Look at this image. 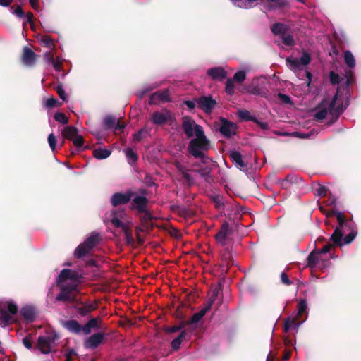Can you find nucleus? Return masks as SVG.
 Masks as SVG:
<instances>
[{
	"label": "nucleus",
	"instance_id": "nucleus-11",
	"mask_svg": "<svg viewBox=\"0 0 361 361\" xmlns=\"http://www.w3.org/2000/svg\"><path fill=\"white\" fill-rule=\"evenodd\" d=\"M311 61V56L310 55L306 52L304 51L302 53V56L300 58V59L295 58H291V57H287L286 59V62L287 66L292 71H296L298 69H300V66H307L308 65Z\"/></svg>",
	"mask_w": 361,
	"mask_h": 361
},
{
	"label": "nucleus",
	"instance_id": "nucleus-2",
	"mask_svg": "<svg viewBox=\"0 0 361 361\" xmlns=\"http://www.w3.org/2000/svg\"><path fill=\"white\" fill-rule=\"evenodd\" d=\"M336 219L338 222V226L335 228L334 233L330 237V240L332 241L335 245H342L343 233L350 229L351 223L348 221L344 214L341 212H337Z\"/></svg>",
	"mask_w": 361,
	"mask_h": 361
},
{
	"label": "nucleus",
	"instance_id": "nucleus-46",
	"mask_svg": "<svg viewBox=\"0 0 361 361\" xmlns=\"http://www.w3.org/2000/svg\"><path fill=\"white\" fill-rule=\"evenodd\" d=\"M239 118L244 121H255V116H252L248 110H240L238 113Z\"/></svg>",
	"mask_w": 361,
	"mask_h": 361
},
{
	"label": "nucleus",
	"instance_id": "nucleus-62",
	"mask_svg": "<svg viewBox=\"0 0 361 361\" xmlns=\"http://www.w3.org/2000/svg\"><path fill=\"white\" fill-rule=\"evenodd\" d=\"M181 174H182L184 180L188 184V185H191L193 184V183H194L193 178L192 177V176L190 174L188 173V169Z\"/></svg>",
	"mask_w": 361,
	"mask_h": 361
},
{
	"label": "nucleus",
	"instance_id": "nucleus-42",
	"mask_svg": "<svg viewBox=\"0 0 361 361\" xmlns=\"http://www.w3.org/2000/svg\"><path fill=\"white\" fill-rule=\"evenodd\" d=\"M344 61L349 68H354L355 66V59L353 54L350 51H346L344 53Z\"/></svg>",
	"mask_w": 361,
	"mask_h": 361
},
{
	"label": "nucleus",
	"instance_id": "nucleus-56",
	"mask_svg": "<svg viewBox=\"0 0 361 361\" xmlns=\"http://www.w3.org/2000/svg\"><path fill=\"white\" fill-rule=\"evenodd\" d=\"M11 10L12 13L15 14L18 18H23L25 16V13L20 6H18L16 8H14V6H11Z\"/></svg>",
	"mask_w": 361,
	"mask_h": 361
},
{
	"label": "nucleus",
	"instance_id": "nucleus-48",
	"mask_svg": "<svg viewBox=\"0 0 361 361\" xmlns=\"http://www.w3.org/2000/svg\"><path fill=\"white\" fill-rule=\"evenodd\" d=\"M74 146L77 148L78 151H81L84 145V138L82 135L78 134L76 137L72 140Z\"/></svg>",
	"mask_w": 361,
	"mask_h": 361
},
{
	"label": "nucleus",
	"instance_id": "nucleus-26",
	"mask_svg": "<svg viewBox=\"0 0 361 361\" xmlns=\"http://www.w3.org/2000/svg\"><path fill=\"white\" fill-rule=\"evenodd\" d=\"M160 100L161 102H169L170 97L169 92L168 90H164L162 91H158L153 93L149 99V103L150 104H154L156 102V100Z\"/></svg>",
	"mask_w": 361,
	"mask_h": 361
},
{
	"label": "nucleus",
	"instance_id": "nucleus-63",
	"mask_svg": "<svg viewBox=\"0 0 361 361\" xmlns=\"http://www.w3.org/2000/svg\"><path fill=\"white\" fill-rule=\"evenodd\" d=\"M281 281L286 286H290L293 284L292 281L289 279L288 275L285 272H282L281 274Z\"/></svg>",
	"mask_w": 361,
	"mask_h": 361
},
{
	"label": "nucleus",
	"instance_id": "nucleus-12",
	"mask_svg": "<svg viewBox=\"0 0 361 361\" xmlns=\"http://www.w3.org/2000/svg\"><path fill=\"white\" fill-rule=\"evenodd\" d=\"M338 99V92L335 94L330 102L326 99V108L328 113L332 116V118L329 122V125L334 123L342 114L343 109L342 105L336 106Z\"/></svg>",
	"mask_w": 361,
	"mask_h": 361
},
{
	"label": "nucleus",
	"instance_id": "nucleus-35",
	"mask_svg": "<svg viewBox=\"0 0 361 361\" xmlns=\"http://www.w3.org/2000/svg\"><path fill=\"white\" fill-rule=\"evenodd\" d=\"M299 178L297 176L288 174L283 180H279L277 183H280L283 188L288 189V183L296 184Z\"/></svg>",
	"mask_w": 361,
	"mask_h": 361
},
{
	"label": "nucleus",
	"instance_id": "nucleus-25",
	"mask_svg": "<svg viewBox=\"0 0 361 361\" xmlns=\"http://www.w3.org/2000/svg\"><path fill=\"white\" fill-rule=\"evenodd\" d=\"M80 306L78 305L75 307L77 312L82 317L87 316L92 311L96 310L97 305L90 302H80Z\"/></svg>",
	"mask_w": 361,
	"mask_h": 361
},
{
	"label": "nucleus",
	"instance_id": "nucleus-52",
	"mask_svg": "<svg viewBox=\"0 0 361 361\" xmlns=\"http://www.w3.org/2000/svg\"><path fill=\"white\" fill-rule=\"evenodd\" d=\"M125 154L127 158L133 162H136L138 159L137 154L133 150L132 148H127L125 149Z\"/></svg>",
	"mask_w": 361,
	"mask_h": 361
},
{
	"label": "nucleus",
	"instance_id": "nucleus-7",
	"mask_svg": "<svg viewBox=\"0 0 361 361\" xmlns=\"http://www.w3.org/2000/svg\"><path fill=\"white\" fill-rule=\"evenodd\" d=\"M182 129L188 138H192L194 135L196 136L197 130L202 132L203 128L195 123V120L189 116H185L182 118Z\"/></svg>",
	"mask_w": 361,
	"mask_h": 361
},
{
	"label": "nucleus",
	"instance_id": "nucleus-6",
	"mask_svg": "<svg viewBox=\"0 0 361 361\" xmlns=\"http://www.w3.org/2000/svg\"><path fill=\"white\" fill-rule=\"evenodd\" d=\"M219 120L217 128L223 137L229 139L237 134L238 126L235 123L221 116Z\"/></svg>",
	"mask_w": 361,
	"mask_h": 361
},
{
	"label": "nucleus",
	"instance_id": "nucleus-64",
	"mask_svg": "<svg viewBox=\"0 0 361 361\" xmlns=\"http://www.w3.org/2000/svg\"><path fill=\"white\" fill-rule=\"evenodd\" d=\"M201 317L197 314V312L195 313L192 317L188 320L186 322V324H197V322H199L201 319Z\"/></svg>",
	"mask_w": 361,
	"mask_h": 361
},
{
	"label": "nucleus",
	"instance_id": "nucleus-59",
	"mask_svg": "<svg viewBox=\"0 0 361 361\" xmlns=\"http://www.w3.org/2000/svg\"><path fill=\"white\" fill-rule=\"evenodd\" d=\"M47 140H48V142L50 146V148L51 149L52 151H54L56 149V136L53 133H51L49 135Z\"/></svg>",
	"mask_w": 361,
	"mask_h": 361
},
{
	"label": "nucleus",
	"instance_id": "nucleus-43",
	"mask_svg": "<svg viewBox=\"0 0 361 361\" xmlns=\"http://www.w3.org/2000/svg\"><path fill=\"white\" fill-rule=\"evenodd\" d=\"M112 218L111 219V224L116 228H121L123 230V228L128 226L125 225L118 217L116 211H114L111 213Z\"/></svg>",
	"mask_w": 361,
	"mask_h": 361
},
{
	"label": "nucleus",
	"instance_id": "nucleus-53",
	"mask_svg": "<svg viewBox=\"0 0 361 361\" xmlns=\"http://www.w3.org/2000/svg\"><path fill=\"white\" fill-rule=\"evenodd\" d=\"M307 302L304 300H300V302L298 304V313L297 315L298 317L302 316L307 310Z\"/></svg>",
	"mask_w": 361,
	"mask_h": 361
},
{
	"label": "nucleus",
	"instance_id": "nucleus-1",
	"mask_svg": "<svg viewBox=\"0 0 361 361\" xmlns=\"http://www.w3.org/2000/svg\"><path fill=\"white\" fill-rule=\"evenodd\" d=\"M199 130H197L196 137L189 142L188 151L195 158L204 159L205 157L204 152L209 150L210 141L207 138L204 130L202 132Z\"/></svg>",
	"mask_w": 361,
	"mask_h": 361
},
{
	"label": "nucleus",
	"instance_id": "nucleus-16",
	"mask_svg": "<svg viewBox=\"0 0 361 361\" xmlns=\"http://www.w3.org/2000/svg\"><path fill=\"white\" fill-rule=\"evenodd\" d=\"M37 55L28 47L25 46L23 49L21 55L22 63L28 67L33 66L37 61Z\"/></svg>",
	"mask_w": 361,
	"mask_h": 361
},
{
	"label": "nucleus",
	"instance_id": "nucleus-29",
	"mask_svg": "<svg viewBox=\"0 0 361 361\" xmlns=\"http://www.w3.org/2000/svg\"><path fill=\"white\" fill-rule=\"evenodd\" d=\"M20 313L23 319L29 322H33L36 317L35 309L31 306L22 307L20 310Z\"/></svg>",
	"mask_w": 361,
	"mask_h": 361
},
{
	"label": "nucleus",
	"instance_id": "nucleus-10",
	"mask_svg": "<svg viewBox=\"0 0 361 361\" xmlns=\"http://www.w3.org/2000/svg\"><path fill=\"white\" fill-rule=\"evenodd\" d=\"M197 107L207 114H210L217 105L212 96H201L196 98Z\"/></svg>",
	"mask_w": 361,
	"mask_h": 361
},
{
	"label": "nucleus",
	"instance_id": "nucleus-40",
	"mask_svg": "<svg viewBox=\"0 0 361 361\" xmlns=\"http://www.w3.org/2000/svg\"><path fill=\"white\" fill-rule=\"evenodd\" d=\"M41 44L51 49H54L55 48V44L53 39L49 35H42L39 39Z\"/></svg>",
	"mask_w": 361,
	"mask_h": 361
},
{
	"label": "nucleus",
	"instance_id": "nucleus-58",
	"mask_svg": "<svg viewBox=\"0 0 361 361\" xmlns=\"http://www.w3.org/2000/svg\"><path fill=\"white\" fill-rule=\"evenodd\" d=\"M183 326H184L183 325L173 326H164V331L166 334H172V333L179 331Z\"/></svg>",
	"mask_w": 361,
	"mask_h": 361
},
{
	"label": "nucleus",
	"instance_id": "nucleus-37",
	"mask_svg": "<svg viewBox=\"0 0 361 361\" xmlns=\"http://www.w3.org/2000/svg\"><path fill=\"white\" fill-rule=\"evenodd\" d=\"M298 324L299 322L297 321L296 318L288 317L287 319H286L284 322V331L286 333H288L290 329L298 328Z\"/></svg>",
	"mask_w": 361,
	"mask_h": 361
},
{
	"label": "nucleus",
	"instance_id": "nucleus-60",
	"mask_svg": "<svg viewBox=\"0 0 361 361\" xmlns=\"http://www.w3.org/2000/svg\"><path fill=\"white\" fill-rule=\"evenodd\" d=\"M59 104V101L54 97H51L47 99L45 102V106L48 109L54 108V106H56Z\"/></svg>",
	"mask_w": 361,
	"mask_h": 361
},
{
	"label": "nucleus",
	"instance_id": "nucleus-36",
	"mask_svg": "<svg viewBox=\"0 0 361 361\" xmlns=\"http://www.w3.org/2000/svg\"><path fill=\"white\" fill-rule=\"evenodd\" d=\"M111 154V151L107 149L97 148L93 151V156L97 159H104L109 157Z\"/></svg>",
	"mask_w": 361,
	"mask_h": 361
},
{
	"label": "nucleus",
	"instance_id": "nucleus-27",
	"mask_svg": "<svg viewBox=\"0 0 361 361\" xmlns=\"http://www.w3.org/2000/svg\"><path fill=\"white\" fill-rule=\"evenodd\" d=\"M229 157L233 162L238 168L242 169L245 168L247 166L243 160L241 154L236 150H231L229 152Z\"/></svg>",
	"mask_w": 361,
	"mask_h": 361
},
{
	"label": "nucleus",
	"instance_id": "nucleus-50",
	"mask_svg": "<svg viewBox=\"0 0 361 361\" xmlns=\"http://www.w3.org/2000/svg\"><path fill=\"white\" fill-rule=\"evenodd\" d=\"M54 118L56 121L62 124H67L68 123V118L62 112L57 111L55 113Z\"/></svg>",
	"mask_w": 361,
	"mask_h": 361
},
{
	"label": "nucleus",
	"instance_id": "nucleus-31",
	"mask_svg": "<svg viewBox=\"0 0 361 361\" xmlns=\"http://www.w3.org/2000/svg\"><path fill=\"white\" fill-rule=\"evenodd\" d=\"M61 134L64 139L72 141L78 135V130L76 127L67 126L63 129Z\"/></svg>",
	"mask_w": 361,
	"mask_h": 361
},
{
	"label": "nucleus",
	"instance_id": "nucleus-4",
	"mask_svg": "<svg viewBox=\"0 0 361 361\" xmlns=\"http://www.w3.org/2000/svg\"><path fill=\"white\" fill-rule=\"evenodd\" d=\"M18 306L13 302H8L7 303V310L0 308V325L3 328H6L15 322L13 317L18 313Z\"/></svg>",
	"mask_w": 361,
	"mask_h": 361
},
{
	"label": "nucleus",
	"instance_id": "nucleus-17",
	"mask_svg": "<svg viewBox=\"0 0 361 361\" xmlns=\"http://www.w3.org/2000/svg\"><path fill=\"white\" fill-rule=\"evenodd\" d=\"M104 334L99 332L92 334L84 342V346L87 349H96L104 341Z\"/></svg>",
	"mask_w": 361,
	"mask_h": 361
},
{
	"label": "nucleus",
	"instance_id": "nucleus-24",
	"mask_svg": "<svg viewBox=\"0 0 361 361\" xmlns=\"http://www.w3.org/2000/svg\"><path fill=\"white\" fill-rule=\"evenodd\" d=\"M221 269L222 271H227L229 267L232 266L234 264V260L231 253L230 250L228 248L224 249L221 254Z\"/></svg>",
	"mask_w": 361,
	"mask_h": 361
},
{
	"label": "nucleus",
	"instance_id": "nucleus-21",
	"mask_svg": "<svg viewBox=\"0 0 361 361\" xmlns=\"http://www.w3.org/2000/svg\"><path fill=\"white\" fill-rule=\"evenodd\" d=\"M207 75L214 80H223L227 76L226 71L222 67H214L207 70Z\"/></svg>",
	"mask_w": 361,
	"mask_h": 361
},
{
	"label": "nucleus",
	"instance_id": "nucleus-30",
	"mask_svg": "<svg viewBox=\"0 0 361 361\" xmlns=\"http://www.w3.org/2000/svg\"><path fill=\"white\" fill-rule=\"evenodd\" d=\"M326 105V99H324L319 104L318 111L314 114V118L317 121H322L326 118L328 114Z\"/></svg>",
	"mask_w": 361,
	"mask_h": 361
},
{
	"label": "nucleus",
	"instance_id": "nucleus-3",
	"mask_svg": "<svg viewBox=\"0 0 361 361\" xmlns=\"http://www.w3.org/2000/svg\"><path fill=\"white\" fill-rule=\"evenodd\" d=\"M100 240L99 233H92L82 243L80 244L74 251V256L82 259L87 255Z\"/></svg>",
	"mask_w": 361,
	"mask_h": 361
},
{
	"label": "nucleus",
	"instance_id": "nucleus-8",
	"mask_svg": "<svg viewBox=\"0 0 361 361\" xmlns=\"http://www.w3.org/2000/svg\"><path fill=\"white\" fill-rule=\"evenodd\" d=\"M59 336L54 334L50 336H40L37 339V348L43 354H48L51 351V345L59 339Z\"/></svg>",
	"mask_w": 361,
	"mask_h": 361
},
{
	"label": "nucleus",
	"instance_id": "nucleus-41",
	"mask_svg": "<svg viewBox=\"0 0 361 361\" xmlns=\"http://www.w3.org/2000/svg\"><path fill=\"white\" fill-rule=\"evenodd\" d=\"M122 231L124 233L126 243L128 245L133 246L135 245V240L133 237L131 229L127 226L123 228Z\"/></svg>",
	"mask_w": 361,
	"mask_h": 361
},
{
	"label": "nucleus",
	"instance_id": "nucleus-22",
	"mask_svg": "<svg viewBox=\"0 0 361 361\" xmlns=\"http://www.w3.org/2000/svg\"><path fill=\"white\" fill-rule=\"evenodd\" d=\"M63 327L68 331L75 334H79L81 332H83V326H81L75 319H70L64 322Z\"/></svg>",
	"mask_w": 361,
	"mask_h": 361
},
{
	"label": "nucleus",
	"instance_id": "nucleus-39",
	"mask_svg": "<svg viewBox=\"0 0 361 361\" xmlns=\"http://www.w3.org/2000/svg\"><path fill=\"white\" fill-rule=\"evenodd\" d=\"M232 3L237 7L240 8H249L252 6V4L257 0H231Z\"/></svg>",
	"mask_w": 361,
	"mask_h": 361
},
{
	"label": "nucleus",
	"instance_id": "nucleus-34",
	"mask_svg": "<svg viewBox=\"0 0 361 361\" xmlns=\"http://www.w3.org/2000/svg\"><path fill=\"white\" fill-rule=\"evenodd\" d=\"M194 171L198 173L200 176L207 183H211L212 180L211 172L212 169L206 166L199 169L194 170Z\"/></svg>",
	"mask_w": 361,
	"mask_h": 361
},
{
	"label": "nucleus",
	"instance_id": "nucleus-9",
	"mask_svg": "<svg viewBox=\"0 0 361 361\" xmlns=\"http://www.w3.org/2000/svg\"><path fill=\"white\" fill-rule=\"evenodd\" d=\"M134 195L135 191L130 189L127 190L125 193L115 192L111 195L110 202L114 207L126 204L131 200Z\"/></svg>",
	"mask_w": 361,
	"mask_h": 361
},
{
	"label": "nucleus",
	"instance_id": "nucleus-57",
	"mask_svg": "<svg viewBox=\"0 0 361 361\" xmlns=\"http://www.w3.org/2000/svg\"><path fill=\"white\" fill-rule=\"evenodd\" d=\"M331 243H329L325 246H324L321 250H317V251L319 254H321V253L326 254V253L329 252L331 249L333 247H342V245H334V243L332 241H331Z\"/></svg>",
	"mask_w": 361,
	"mask_h": 361
},
{
	"label": "nucleus",
	"instance_id": "nucleus-54",
	"mask_svg": "<svg viewBox=\"0 0 361 361\" xmlns=\"http://www.w3.org/2000/svg\"><path fill=\"white\" fill-rule=\"evenodd\" d=\"M55 90L56 91L59 97L63 100V101H67V95L65 92V90L63 89V87L61 84L58 85L55 87Z\"/></svg>",
	"mask_w": 361,
	"mask_h": 361
},
{
	"label": "nucleus",
	"instance_id": "nucleus-33",
	"mask_svg": "<svg viewBox=\"0 0 361 361\" xmlns=\"http://www.w3.org/2000/svg\"><path fill=\"white\" fill-rule=\"evenodd\" d=\"M319 253L317 251V250H314L310 253L307 259V265L308 267L311 269L317 267L319 262Z\"/></svg>",
	"mask_w": 361,
	"mask_h": 361
},
{
	"label": "nucleus",
	"instance_id": "nucleus-51",
	"mask_svg": "<svg viewBox=\"0 0 361 361\" xmlns=\"http://www.w3.org/2000/svg\"><path fill=\"white\" fill-rule=\"evenodd\" d=\"M245 78H246L245 71H239L234 74L233 78H231V79L233 80V81L235 82L241 83L245 80Z\"/></svg>",
	"mask_w": 361,
	"mask_h": 361
},
{
	"label": "nucleus",
	"instance_id": "nucleus-14",
	"mask_svg": "<svg viewBox=\"0 0 361 361\" xmlns=\"http://www.w3.org/2000/svg\"><path fill=\"white\" fill-rule=\"evenodd\" d=\"M82 276L75 270L63 269L59 274L58 283H62L66 280H71L75 282H79Z\"/></svg>",
	"mask_w": 361,
	"mask_h": 361
},
{
	"label": "nucleus",
	"instance_id": "nucleus-38",
	"mask_svg": "<svg viewBox=\"0 0 361 361\" xmlns=\"http://www.w3.org/2000/svg\"><path fill=\"white\" fill-rule=\"evenodd\" d=\"M116 118L111 115H107L103 120V128L104 129H113L116 124Z\"/></svg>",
	"mask_w": 361,
	"mask_h": 361
},
{
	"label": "nucleus",
	"instance_id": "nucleus-55",
	"mask_svg": "<svg viewBox=\"0 0 361 361\" xmlns=\"http://www.w3.org/2000/svg\"><path fill=\"white\" fill-rule=\"evenodd\" d=\"M329 80L332 85H338L341 82V78L339 75L334 71H331L329 73Z\"/></svg>",
	"mask_w": 361,
	"mask_h": 361
},
{
	"label": "nucleus",
	"instance_id": "nucleus-15",
	"mask_svg": "<svg viewBox=\"0 0 361 361\" xmlns=\"http://www.w3.org/2000/svg\"><path fill=\"white\" fill-rule=\"evenodd\" d=\"M233 233V228L230 226L228 222L224 221L220 228V230L215 235V238L219 243L222 245L226 244L227 238Z\"/></svg>",
	"mask_w": 361,
	"mask_h": 361
},
{
	"label": "nucleus",
	"instance_id": "nucleus-28",
	"mask_svg": "<svg viewBox=\"0 0 361 361\" xmlns=\"http://www.w3.org/2000/svg\"><path fill=\"white\" fill-rule=\"evenodd\" d=\"M289 30V25L281 23H275L271 26V31L274 35H281V37L288 33Z\"/></svg>",
	"mask_w": 361,
	"mask_h": 361
},
{
	"label": "nucleus",
	"instance_id": "nucleus-19",
	"mask_svg": "<svg viewBox=\"0 0 361 361\" xmlns=\"http://www.w3.org/2000/svg\"><path fill=\"white\" fill-rule=\"evenodd\" d=\"M192 333L188 330H183L178 337L174 338L171 343V347L173 350H178L183 341L190 339Z\"/></svg>",
	"mask_w": 361,
	"mask_h": 361
},
{
	"label": "nucleus",
	"instance_id": "nucleus-44",
	"mask_svg": "<svg viewBox=\"0 0 361 361\" xmlns=\"http://www.w3.org/2000/svg\"><path fill=\"white\" fill-rule=\"evenodd\" d=\"M357 234V231L354 229H352L348 235H346L344 238H342V246L343 245H348L351 243L355 238Z\"/></svg>",
	"mask_w": 361,
	"mask_h": 361
},
{
	"label": "nucleus",
	"instance_id": "nucleus-20",
	"mask_svg": "<svg viewBox=\"0 0 361 361\" xmlns=\"http://www.w3.org/2000/svg\"><path fill=\"white\" fill-rule=\"evenodd\" d=\"M171 118L172 116L170 111H166L165 113L155 111L152 116V122L156 125H163L171 121Z\"/></svg>",
	"mask_w": 361,
	"mask_h": 361
},
{
	"label": "nucleus",
	"instance_id": "nucleus-47",
	"mask_svg": "<svg viewBox=\"0 0 361 361\" xmlns=\"http://www.w3.org/2000/svg\"><path fill=\"white\" fill-rule=\"evenodd\" d=\"M282 42L288 47H293L295 45V40L293 36L290 34H285L281 37Z\"/></svg>",
	"mask_w": 361,
	"mask_h": 361
},
{
	"label": "nucleus",
	"instance_id": "nucleus-61",
	"mask_svg": "<svg viewBox=\"0 0 361 361\" xmlns=\"http://www.w3.org/2000/svg\"><path fill=\"white\" fill-rule=\"evenodd\" d=\"M328 188L326 186L319 185L318 188L315 190L316 195L319 197H324L326 195Z\"/></svg>",
	"mask_w": 361,
	"mask_h": 361
},
{
	"label": "nucleus",
	"instance_id": "nucleus-18",
	"mask_svg": "<svg viewBox=\"0 0 361 361\" xmlns=\"http://www.w3.org/2000/svg\"><path fill=\"white\" fill-rule=\"evenodd\" d=\"M140 221L142 226V231H152L154 228L152 220L154 217L149 210H145V212H140Z\"/></svg>",
	"mask_w": 361,
	"mask_h": 361
},
{
	"label": "nucleus",
	"instance_id": "nucleus-45",
	"mask_svg": "<svg viewBox=\"0 0 361 361\" xmlns=\"http://www.w3.org/2000/svg\"><path fill=\"white\" fill-rule=\"evenodd\" d=\"M149 134V131L147 128H143L138 130L137 133L133 135V140L135 142L141 141L146 135Z\"/></svg>",
	"mask_w": 361,
	"mask_h": 361
},
{
	"label": "nucleus",
	"instance_id": "nucleus-13",
	"mask_svg": "<svg viewBox=\"0 0 361 361\" xmlns=\"http://www.w3.org/2000/svg\"><path fill=\"white\" fill-rule=\"evenodd\" d=\"M149 200L142 195H139L135 192V195L131 199L130 208L131 210H135L138 213L145 212L147 210Z\"/></svg>",
	"mask_w": 361,
	"mask_h": 361
},
{
	"label": "nucleus",
	"instance_id": "nucleus-23",
	"mask_svg": "<svg viewBox=\"0 0 361 361\" xmlns=\"http://www.w3.org/2000/svg\"><path fill=\"white\" fill-rule=\"evenodd\" d=\"M102 319L100 317H93L90 319L84 326H83V334L85 335H88L91 333L92 329H100V323Z\"/></svg>",
	"mask_w": 361,
	"mask_h": 361
},
{
	"label": "nucleus",
	"instance_id": "nucleus-5",
	"mask_svg": "<svg viewBox=\"0 0 361 361\" xmlns=\"http://www.w3.org/2000/svg\"><path fill=\"white\" fill-rule=\"evenodd\" d=\"M57 286L60 288V293L56 297V301L73 302L75 300L73 292L77 289V284L64 285L57 283Z\"/></svg>",
	"mask_w": 361,
	"mask_h": 361
},
{
	"label": "nucleus",
	"instance_id": "nucleus-49",
	"mask_svg": "<svg viewBox=\"0 0 361 361\" xmlns=\"http://www.w3.org/2000/svg\"><path fill=\"white\" fill-rule=\"evenodd\" d=\"M233 82L234 81L231 78H228L226 80L225 91L226 94H228L230 96L233 95L235 93V87Z\"/></svg>",
	"mask_w": 361,
	"mask_h": 361
},
{
	"label": "nucleus",
	"instance_id": "nucleus-32",
	"mask_svg": "<svg viewBox=\"0 0 361 361\" xmlns=\"http://www.w3.org/2000/svg\"><path fill=\"white\" fill-rule=\"evenodd\" d=\"M209 199L214 204V207L216 209L220 212H223L224 210V198L220 195H212L209 196Z\"/></svg>",
	"mask_w": 361,
	"mask_h": 361
}]
</instances>
